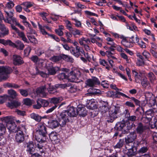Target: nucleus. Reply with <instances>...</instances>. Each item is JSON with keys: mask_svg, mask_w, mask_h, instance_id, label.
Returning <instances> with one entry per match:
<instances>
[{"mask_svg": "<svg viewBox=\"0 0 157 157\" xmlns=\"http://www.w3.org/2000/svg\"><path fill=\"white\" fill-rule=\"evenodd\" d=\"M47 134V128L45 125L43 124H39L36 132V140L38 142H44Z\"/></svg>", "mask_w": 157, "mask_h": 157, "instance_id": "f257e3e1", "label": "nucleus"}, {"mask_svg": "<svg viewBox=\"0 0 157 157\" xmlns=\"http://www.w3.org/2000/svg\"><path fill=\"white\" fill-rule=\"evenodd\" d=\"M121 112L120 107L119 106H113L111 107L109 111V116H107L109 119L108 121L112 122L113 121L118 117V114Z\"/></svg>", "mask_w": 157, "mask_h": 157, "instance_id": "f03ea898", "label": "nucleus"}, {"mask_svg": "<svg viewBox=\"0 0 157 157\" xmlns=\"http://www.w3.org/2000/svg\"><path fill=\"white\" fill-rule=\"evenodd\" d=\"M139 141H135L132 144L131 146L129 144H127L126 146V148L128 150L127 154L128 156H132L136 154L137 147L139 144Z\"/></svg>", "mask_w": 157, "mask_h": 157, "instance_id": "7ed1b4c3", "label": "nucleus"}, {"mask_svg": "<svg viewBox=\"0 0 157 157\" xmlns=\"http://www.w3.org/2000/svg\"><path fill=\"white\" fill-rule=\"evenodd\" d=\"M67 112L64 110L62 112L59 116V120L60 122V126L62 127L66 125L67 123L70 121L71 117Z\"/></svg>", "mask_w": 157, "mask_h": 157, "instance_id": "20e7f679", "label": "nucleus"}, {"mask_svg": "<svg viewBox=\"0 0 157 157\" xmlns=\"http://www.w3.org/2000/svg\"><path fill=\"white\" fill-rule=\"evenodd\" d=\"M154 113L151 110L147 111L145 115H143L141 118L142 122L145 124H149L151 125L152 122L151 121L152 119H154Z\"/></svg>", "mask_w": 157, "mask_h": 157, "instance_id": "39448f33", "label": "nucleus"}, {"mask_svg": "<svg viewBox=\"0 0 157 157\" xmlns=\"http://www.w3.org/2000/svg\"><path fill=\"white\" fill-rule=\"evenodd\" d=\"M12 72L11 68L7 67H0V78L6 80L9 77L8 74Z\"/></svg>", "mask_w": 157, "mask_h": 157, "instance_id": "423d86ee", "label": "nucleus"}, {"mask_svg": "<svg viewBox=\"0 0 157 157\" xmlns=\"http://www.w3.org/2000/svg\"><path fill=\"white\" fill-rule=\"evenodd\" d=\"M80 75L79 71L76 70L71 71L67 76V79L71 82H78L80 81H78V77Z\"/></svg>", "mask_w": 157, "mask_h": 157, "instance_id": "0eeeda50", "label": "nucleus"}, {"mask_svg": "<svg viewBox=\"0 0 157 157\" xmlns=\"http://www.w3.org/2000/svg\"><path fill=\"white\" fill-rule=\"evenodd\" d=\"M4 12L5 13V15L6 19L4 20L5 21L11 25V27L12 25H13L12 23L13 19H16L15 17H13V11L11 10L9 11L6 10V8L4 9Z\"/></svg>", "mask_w": 157, "mask_h": 157, "instance_id": "6e6552de", "label": "nucleus"}, {"mask_svg": "<svg viewBox=\"0 0 157 157\" xmlns=\"http://www.w3.org/2000/svg\"><path fill=\"white\" fill-rule=\"evenodd\" d=\"M71 53L76 57H78L82 55V53H84V50L81 49L79 46L75 47V49H71L70 50Z\"/></svg>", "mask_w": 157, "mask_h": 157, "instance_id": "1a4fd4ad", "label": "nucleus"}, {"mask_svg": "<svg viewBox=\"0 0 157 157\" xmlns=\"http://www.w3.org/2000/svg\"><path fill=\"white\" fill-rule=\"evenodd\" d=\"M100 82L98 79L96 77L88 79L86 82V85L90 87H93L95 85L100 84Z\"/></svg>", "mask_w": 157, "mask_h": 157, "instance_id": "9d476101", "label": "nucleus"}, {"mask_svg": "<svg viewBox=\"0 0 157 157\" xmlns=\"http://www.w3.org/2000/svg\"><path fill=\"white\" fill-rule=\"evenodd\" d=\"M117 125L118 129H123L125 132H127V131L126 130L128 131L132 128L130 124L128 122H126V123L124 122L119 123L117 124Z\"/></svg>", "mask_w": 157, "mask_h": 157, "instance_id": "9b49d317", "label": "nucleus"}, {"mask_svg": "<svg viewBox=\"0 0 157 157\" xmlns=\"http://www.w3.org/2000/svg\"><path fill=\"white\" fill-rule=\"evenodd\" d=\"M137 135L135 132H131L127 137L125 138V142L127 144H129L130 143H132L136 138Z\"/></svg>", "mask_w": 157, "mask_h": 157, "instance_id": "f8f14e48", "label": "nucleus"}, {"mask_svg": "<svg viewBox=\"0 0 157 157\" xmlns=\"http://www.w3.org/2000/svg\"><path fill=\"white\" fill-rule=\"evenodd\" d=\"M10 46L21 50H23L25 47V45L22 42L18 40H16L15 43L11 41Z\"/></svg>", "mask_w": 157, "mask_h": 157, "instance_id": "ddd939ff", "label": "nucleus"}, {"mask_svg": "<svg viewBox=\"0 0 157 157\" xmlns=\"http://www.w3.org/2000/svg\"><path fill=\"white\" fill-rule=\"evenodd\" d=\"M12 29L15 31L17 33L18 36L21 38L22 40L25 42H27V39L23 32L20 31L14 25H12Z\"/></svg>", "mask_w": 157, "mask_h": 157, "instance_id": "4468645a", "label": "nucleus"}, {"mask_svg": "<svg viewBox=\"0 0 157 157\" xmlns=\"http://www.w3.org/2000/svg\"><path fill=\"white\" fill-rule=\"evenodd\" d=\"M46 90V86H42L37 88L36 90V93L41 96L44 97L46 95L45 92Z\"/></svg>", "mask_w": 157, "mask_h": 157, "instance_id": "2eb2a0df", "label": "nucleus"}, {"mask_svg": "<svg viewBox=\"0 0 157 157\" xmlns=\"http://www.w3.org/2000/svg\"><path fill=\"white\" fill-rule=\"evenodd\" d=\"M24 140V136L22 131H18L16 135L15 140L17 142L19 143L22 142Z\"/></svg>", "mask_w": 157, "mask_h": 157, "instance_id": "dca6fc26", "label": "nucleus"}, {"mask_svg": "<svg viewBox=\"0 0 157 157\" xmlns=\"http://www.w3.org/2000/svg\"><path fill=\"white\" fill-rule=\"evenodd\" d=\"M13 63L16 65H19L24 63L22 58L19 56L14 55L13 56Z\"/></svg>", "mask_w": 157, "mask_h": 157, "instance_id": "f3484780", "label": "nucleus"}, {"mask_svg": "<svg viewBox=\"0 0 157 157\" xmlns=\"http://www.w3.org/2000/svg\"><path fill=\"white\" fill-rule=\"evenodd\" d=\"M147 128V127L141 123H139L136 128L137 132L139 134H141L144 132Z\"/></svg>", "mask_w": 157, "mask_h": 157, "instance_id": "a211bd4d", "label": "nucleus"}, {"mask_svg": "<svg viewBox=\"0 0 157 157\" xmlns=\"http://www.w3.org/2000/svg\"><path fill=\"white\" fill-rule=\"evenodd\" d=\"M67 112L70 117H75L77 115V108L73 107H70L68 110H65Z\"/></svg>", "mask_w": 157, "mask_h": 157, "instance_id": "6ab92c4d", "label": "nucleus"}, {"mask_svg": "<svg viewBox=\"0 0 157 157\" xmlns=\"http://www.w3.org/2000/svg\"><path fill=\"white\" fill-rule=\"evenodd\" d=\"M0 30L1 32L0 33V37H3L7 35L9 33V30L3 24H0Z\"/></svg>", "mask_w": 157, "mask_h": 157, "instance_id": "aec40b11", "label": "nucleus"}, {"mask_svg": "<svg viewBox=\"0 0 157 157\" xmlns=\"http://www.w3.org/2000/svg\"><path fill=\"white\" fill-rule=\"evenodd\" d=\"M50 139L52 142L55 144L58 143L59 140L58 139L57 134L54 132H52L49 135Z\"/></svg>", "mask_w": 157, "mask_h": 157, "instance_id": "412c9836", "label": "nucleus"}, {"mask_svg": "<svg viewBox=\"0 0 157 157\" xmlns=\"http://www.w3.org/2000/svg\"><path fill=\"white\" fill-rule=\"evenodd\" d=\"M60 122H58L56 120H50L48 122L49 127L52 128H55L60 125Z\"/></svg>", "mask_w": 157, "mask_h": 157, "instance_id": "4be33fe9", "label": "nucleus"}, {"mask_svg": "<svg viewBox=\"0 0 157 157\" xmlns=\"http://www.w3.org/2000/svg\"><path fill=\"white\" fill-rule=\"evenodd\" d=\"M27 144V151L31 154L34 152V146L32 142H29Z\"/></svg>", "mask_w": 157, "mask_h": 157, "instance_id": "5701e85b", "label": "nucleus"}, {"mask_svg": "<svg viewBox=\"0 0 157 157\" xmlns=\"http://www.w3.org/2000/svg\"><path fill=\"white\" fill-rule=\"evenodd\" d=\"M86 107L88 109H94L96 107L95 102L92 100L87 101Z\"/></svg>", "mask_w": 157, "mask_h": 157, "instance_id": "b1692460", "label": "nucleus"}, {"mask_svg": "<svg viewBox=\"0 0 157 157\" xmlns=\"http://www.w3.org/2000/svg\"><path fill=\"white\" fill-rule=\"evenodd\" d=\"M77 115L78 114L80 116L84 117L86 115V111L83 107H78L77 108Z\"/></svg>", "mask_w": 157, "mask_h": 157, "instance_id": "393cba45", "label": "nucleus"}, {"mask_svg": "<svg viewBox=\"0 0 157 157\" xmlns=\"http://www.w3.org/2000/svg\"><path fill=\"white\" fill-rule=\"evenodd\" d=\"M101 113L104 116H107L108 113H109V108L107 105H104L101 107Z\"/></svg>", "mask_w": 157, "mask_h": 157, "instance_id": "a878e982", "label": "nucleus"}, {"mask_svg": "<svg viewBox=\"0 0 157 157\" xmlns=\"http://www.w3.org/2000/svg\"><path fill=\"white\" fill-rule=\"evenodd\" d=\"M141 84L144 88L150 86V84L147 78L146 77H143L141 80Z\"/></svg>", "mask_w": 157, "mask_h": 157, "instance_id": "bb28decb", "label": "nucleus"}, {"mask_svg": "<svg viewBox=\"0 0 157 157\" xmlns=\"http://www.w3.org/2000/svg\"><path fill=\"white\" fill-rule=\"evenodd\" d=\"M122 44L126 47L131 48L133 46L134 43L132 42L128 41L126 39H123L121 41Z\"/></svg>", "mask_w": 157, "mask_h": 157, "instance_id": "cd10ccee", "label": "nucleus"}, {"mask_svg": "<svg viewBox=\"0 0 157 157\" xmlns=\"http://www.w3.org/2000/svg\"><path fill=\"white\" fill-rule=\"evenodd\" d=\"M20 103L18 101H13L9 102L8 103V106L11 109L14 107H16L20 105Z\"/></svg>", "mask_w": 157, "mask_h": 157, "instance_id": "c85d7f7f", "label": "nucleus"}, {"mask_svg": "<svg viewBox=\"0 0 157 157\" xmlns=\"http://www.w3.org/2000/svg\"><path fill=\"white\" fill-rule=\"evenodd\" d=\"M145 99L147 101H149V103L151 105V100H154V98H153V94L151 92H147L145 93Z\"/></svg>", "mask_w": 157, "mask_h": 157, "instance_id": "c756f323", "label": "nucleus"}, {"mask_svg": "<svg viewBox=\"0 0 157 157\" xmlns=\"http://www.w3.org/2000/svg\"><path fill=\"white\" fill-rule=\"evenodd\" d=\"M30 117L35 120L36 121L39 122L41 120V117L37 114L34 113H32L30 115Z\"/></svg>", "mask_w": 157, "mask_h": 157, "instance_id": "7c9ffc66", "label": "nucleus"}, {"mask_svg": "<svg viewBox=\"0 0 157 157\" xmlns=\"http://www.w3.org/2000/svg\"><path fill=\"white\" fill-rule=\"evenodd\" d=\"M78 41L79 44L81 45H85L84 44V42L89 44L90 43V40L88 38H86L84 37H82L78 40Z\"/></svg>", "mask_w": 157, "mask_h": 157, "instance_id": "2f4dec72", "label": "nucleus"}, {"mask_svg": "<svg viewBox=\"0 0 157 157\" xmlns=\"http://www.w3.org/2000/svg\"><path fill=\"white\" fill-rule=\"evenodd\" d=\"M62 59V55L55 56L51 57L50 59L54 62H57Z\"/></svg>", "mask_w": 157, "mask_h": 157, "instance_id": "473e14b6", "label": "nucleus"}, {"mask_svg": "<svg viewBox=\"0 0 157 157\" xmlns=\"http://www.w3.org/2000/svg\"><path fill=\"white\" fill-rule=\"evenodd\" d=\"M71 32V33L74 36L76 35H78L81 36L82 35L83 32L81 30H79L76 28H73L71 31H70Z\"/></svg>", "mask_w": 157, "mask_h": 157, "instance_id": "72a5a7b5", "label": "nucleus"}, {"mask_svg": "<svg viewBox=\"0 0 157 157\" xmlns=\"http://www.w3.org/2000/svg\"><path fill=\"white\" fill-rule=\"evenodd\" d=\"M63 99L62 97L53 98H51V103L56 104L61 101Z\"/></svg>", "mask_w": 157, "mask_h": 157, "instance_id": "f704fd0d", "label": "nucleus"}, {"mask_svg": "<svg viewBox=\"0 0 157 157\" xmlns=\"http://www.w3.org/2000/svg\"><path fill=\"white\" fill-rule=\"evenodd\" d=\"M48 74L49 75H54L56 73V70L55 67H48V66L47 67Z\"/></svg>", "mask_w": 157, "mask_h": 157, "instance_id": "c9c22d12", "label": "nucleus"}, {"mask_svg": "<svg viewBox=\"0 0 157 157\" xmlns=\"http://www.w3.org/2000/svg\"><path fill=\"white\" fill-rule=\"evenodd\" d=\"M6 128L5 126L2 124H0V137L2 138V135L4 134L6 132Z\"/></svg>", "mask_w": 157, "mask_h": 157, "instance_id": "e433bc0d", "label": "nucleus"}, {"mask_svg": "<svg viewBox=\"0 0 157 157\" xmlns=\"http://www.w3.org/2000/svg\"><path fill=\"white\" fill-rule=\"evenodd\" d=\"M62 59L67 61L73 62V59L70 56H67L65 55H62Z\"/></svg>", "mask_w": 157, "mask_h": 157, "instance_id": "4c0bfd02", "label": "nucleus"}, {"mask_svg": "<svg viewBox=\"0 0 157 157\" xmlns=\"http://www.w3.org/2000/svg\"><path fill=\"white\" fill-rule=\"evenodd\" d=\"M12 21L13 22L12 24L13 25H15L23 30L25 29V28L22 25H21L17 21L16 19H12Z\"/></svg>", "mask_w": 157, "mask_h": 157, "instance_id": "58836bf2", "label": "nucleus"}, {"mask_svg": "<svg viewBox=\"0 0 157 157\" xmlns=\"http://www.w3.org/2000/svg\"><path fill=\"white\" fill-rule=\"evenodd\" d=\"M5 86L6 87H11L14 88H17L20 87V86L17 84L10 83H6L5 84Z\"/></svg>", "mask_w": 157, "mask_h": 157, "instance_id": "ea45409f", "label": "nucleus"}, {"mask_svg": "<svg viewBox=\"0 0 157 157\" xmlns=\"http://www.w3.org/2000/svg\"><path fill=\"white\" fill-rule=\"evenodd\" d=\"M64 22L66 25L67 29L70 31H71L73 28L72 27V25L71 22L67 20H65Z\"/></svg>", "mask_w": 157, "mask_h": 157, "instance_id": "a19ab883", "label": "nucleus"}, {"mask_svg": "<svg viewBox=\"0 0 157 157\" xmlns=\"http://www.w3.org/2000/svg\"><path fill=\"white\" fill-rule=\"evenodd\" d=\"M33 3L30 2H25L22 3L21 5L23 6V7H30L33 6Z\"/></svg>", "mask_w": 157, "mask_h": 157, "instance_id": "79ce46f5", "label": "nucleus"}, {"mask_svg": "<svg viewBox=\"0 0 157 157\" xmlns=\"http://www.w3.org/2000/svg\"><path fill=\"white\" fill-rule=\"evenodd\" d=\"M38 64L40 66L47 67L46 61L43 59H40L38 61Z\"/></svg>", "mask_w": 157, "mask_h": 157, "instance_id": "37998d69", "label": "nucleus"}, {"mask_svg": "<svg viewBox=\"0 0 157 157\" xmlns=\"http://www.w3.org/2000/svg\"><path fill=\"white\" fill-rule=\"evenodd\" d=\"M14 6V4L13 2V1H10V2H8L6 4V6L5 7V9H10L12 8Z\"/></svg>", "mask_w": 157, "mask_h": 157, "instance_id": "c03bdc74", "label": "nucleus"}, {"mask_svg": "<svg viewBox=\"0 0 157 157\" xmlns=\"http://www.w3.org/2000/svg\"><path fill=\"white\" fill-rule=\"evenodd\" d=\"M124 143V140L123 139H120L119 142L115 146V147L116 148H120L123 145Z\"/></svg>", "mask_w": 157, "mask_h": 157, "instance_id": "a18cd8bd", "label": "nucleus"}, {"mask_svg": "<svg viewBox=\"0 0 157 157\" xmlns=\"http://www.w3.org/2000/svg\"><path fill=\"white\" fill-rule=\"evenodd\" d=\"M9 94L11 95L12 98H15L17 95L16 92L13 90H8Z\"/></svg>", "mask_w": 157, "mask_h": 157, "instance_id": "49530a36", "label": "nucleus"}, {"mask_svg": "<svg viewBox=\"0 0 157 157\" xmlns=\"http://www.w3.org/2000/svg\"><path fill=\"white\" fill-rule=\"evenodd\" d=\"M148 77L149 78L151 82H152L155 79V77L152 72H149L148 75Z\"/></svg>", "mask_w": 157, "mask_h": 157, "instance_id": "de8ad7c7", "label": "nucleus"}, {"mask_svg": "<svg viewBox=\"0 0 157 157\" xmlns=\"http://www.w3.org/2000/svg\"><path fill=\"white\" fill-rule=\"evenodd\" d=\"M40 99L42 106L46 107L48 105L49 102L48 101L41 99Z\"/></svg>", "mask_w": 157, "mask_h": 157, "instance_id": "09e8293b", "label": "nucleus"}, {"mask_svg": "<svg viewBox=\"0 0 157 157\" xmlns=\"http://www.w3.org/2000/svg\"><path fill=\"white\" fill-rule=\"evenodd\" d=\"M11 40H5L4 39H0V43L4 45L9 44L10 45Z\"/></svg>", "mask_w": 157, "mask_h": 157, "instance_id": "8fccbe9b", "label": "nucleus"}, {"mask_svg": "<svg viewBox=\"0 0 157 157\" xmlns=\"http://www.w3.org/2000/svg\"><path fill=\"white\" fill-rule=\"evenodd\" d=\"M39 142V143L36 144V147L39 149V151L41 153H43L44 152V150L42 149L43 146L41 144L43 142Z\"/></svg>", "mask_w": 157, "mask_h": 157, "instance_id": "3c124183", "label": "nucleus"}, {"mask_svg": "<svg viewBox=\"0 0 157 157\" xmlns=\"http://www.w3.org/2000/svg\"><path fill=\"white\" fill-rule=\"evenodd\" d=\"M72 20L75 21V25L76 27L78 28L82 27L81 23L80 21L75 18H72Z\"/></svg>", "mask_w": 157, "mask_h": 157, "instance_id": "603ef678", "label": "nucleus"}, {"mask_svg": "<svg viewBox=\"0 0 157 157\" xmlns=\"http://www.w3.org/2000/svg\"><path fill=\"white\" fill-rule=\"evenodd\" d=\"M8 98L9 97L7 95L0 96V104L5 102Z\"/></svg>", "mask_w": 157, "mask_h": 157, "instance_id": "864d4df0", "label": "nucleus"}, {"mask_svg": "<svg viewBox=\"0 0 157 157\" xmlns=\"http://www.w3.org/2000/svg\"><path fill=\"white\" fill-rule=\"evenodd\" d=\"M142 54L145 57V58L147 59H148L151 56L150 53L146 50H144L142 52Z\"/></svg>", "mask_w": 157, "mask_h": 157, "instance_id": "5fc2aeb1", "label": "nucleus"}, {"mask_svg": "<svg viewBox=\"0 0 157 157\" xmlns=\"http://www.w3.org/2000/svg\"><path fill=\"white\" fill-rule=\"evenodd\" d=\"M58 78L60 80H63L65 79H67V76L64 73H62L59 74L58 76Z\"/></svg>", "mask_w": 157, "mask_h": 157, "instance_id": "6e6d98bb", "label": "nucleus"}, {"mask_svg": "<svg viewBox=\"0 0 157 157\" xmlns=\"http://www.w3.org/2000/svg\"><path fill=\"white\" fill-rule=\"evenodd\" d=\"M40 99H38L37 101V104L33 105V107L36 109H39L42 107Z\"/></svg>", "mask_w": 157, "mask_h": 157, "instance_id": "4d7b16f0", "label": "nucleus"}, {"mask_svg": "<svg viewBox=\"0 0 157 157\" xmlns=\"http://www.w3.org/2000/svg\"><path fill=\"white\" fill-rule=\"evenodd\" d=\"M132 72L133 75L135 76L136 82H138L139 81H138V79H140V78H139V77H140V75H138V73L135 70H132Z\"/></svg>", "mask_w": 157, "mask_h": 157, "instance_id": "13d9d810", "label": "nucleus"}, {"mask_svg": "<svg viewBox=\"0 0 157 157\" xmlns=\"http://www.w3.org/2000/svg\"><path fill=\"white\" fill-rule=\"evenodd\" d=\"M28 38L30 40V42L34 44H36L37 42V40L35 38L34 36H28Z\"/></svg>", "mask_w": 157, "mask_h": 157, "instance_id": "bf43d9fd", "label": "nucleus"}, {"mask_svg": "<svg viewBox=\"0 0 157 157\" xmlns=\"http://www.w3.org/2000/svg\"><path fill=\"white\" fill-rule=\"evenodd\" d=\"M120 56L122 58L126 60L127 63H129V59L128 58V57L125 54L123 53V52H122L121 53Z\"/></svg>", "mask_w": 157, "mask_h": 157, "instance_id": "052dcab7", "label": "nucleus"}, {"mask_svg": "<svg viewBox=\"0 0 157 157\" xmlns=\"http://www.w3.org/2000/svg\"><path fill=\"white\" fill-rule=\"evenodd\" d=\"M31 50V48L30 47L28 46L26 48L24 51L25 56H28L29 55Z\"/></svg>", "mask_w": 157, "mask_h": 157, "instance_id": "680f3d73", "label": "nucleus"}, {"mask_svg": "<svg viewBox=\"0 0 157 157\" xmlns=\"http://www.w3.org/2000/svg\"><path fill=\"white\" fill-rule=\"evenodd\" d=\"M36 73L37 74L40 75L41 76L43 77H46L47 76V75L46 74L42 71H39L37 68H36Z\"/></svg>", "mask_w": 157, "mask_h": 157, "instance_id": "e2e57ef3", "label": "nucleus"}, {"mask_svg": "<svg viewBox=\"0 0 157 157\" xmlns=\"http://www.w3.org/2000/svg\"><path fill=\"white\" fill-rule=\"evenodd\" d=\"M114 48H115L119 52H121V53L122 52H124L125 50L122 48L120 46L117 45L116 44L115 47Z\"/></svg>", "mask_w": 157, "mask_h": 157, "instance_id": "0e129e2a", "label": "nucleus"}, {"mask_svg": "<svg viewBox=\"0 0 157 157\" xmlns=\"http://www.w3.org/2000/svg\"><path fill=\"white\" fill-rule=\"evenodd\" d=\"M38 27L42 34L44 35H45L47 34V33L45 31L44 27H43L40 24L38 25Z\"/></svg>", "mask_w": 157, "mask_h": 157, "instance_id": "69168bd1", "label": "nucleus"}, {"mask_svg": "<svg viewBox=\"0 0 157 157\" xmlns=\"http://www.w3.org/2000/svg\"><path fill=\"white\" fill-rule=\"evenodd\" d=\"M78 90V89L76 86H71L69 90L71 93H75Z\"/></svg>", "mask_w": 157, "mask_h": 157, "instance_id": "338daca9", "label": "nucleus"}, {"mask_svg": "<svg viewBox=\"0 0 157 157\" xmlns=\"http://www.w3.org/2000/svg\"><path fill=\"white\" fill-rule=\"evenodd\" d=\"M24 103L27 105H32V102L29 98H26L24 100Z\"/></svg>", "mask_w": 157, "mask_h": 157, "instance_id": "774afa93", "label": "nucleus"}]
</instances>
